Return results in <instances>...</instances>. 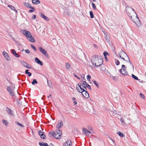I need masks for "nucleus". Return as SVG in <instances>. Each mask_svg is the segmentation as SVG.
Segmentation results:
<instances>
[{"label": "nucleus", "mask_w": 146, "mask_h": 146, "mask_svg": "<svg viewBox=\"0 0 146 146\" xmlns=\"http://www.w3.org/2000/svg\"><path fill=\"white\" fill-rule=\"evenodd\" d=\"M91 62L93 65L99 66L103 64V60L101 56L95 55L93 56Z\"/></svg>", "instance_id": "obj_1"}, {"label": "nucleus", "mask_w": 146, "mask_h": 146, "mask_svg": "<svg viewBox=\"0 0 146 146\" xmlns=\"http://www.w3.org/2000/svg\"><path fill=\"white\" fill-rule=\"evenodd\" d=\"M126 11L129 16L131 17V19L135 22L133 20V15H135L136 13L133 9L131 7H127L126 8Z\"/></svg>", "instance_id": "obj_2"}, {"label": "nucleus", "mask_w": 146, "mask_h": 146, "mask_svg": "<svg viewBox=\"0 0 146 146\" xmlns=\"http://www.w3.org/2000/svg\"><path fill=\"white\" fill-rule=\"evenodd\" d=\"M15 88L14 85L12 83L11 84V85L7 87V90L11 96H14L15 95Z\"/></svg>", "instance_id": "obj_3"}, {"label": "nucleus", "mask_w": 146, "mask_h": 146, "mask_svg": "<svg viewBox=\"0 0 146 146\" xmlns=\"http://www.w3.org/2000/svg\"><path fill=\"white\" fill-rule=\"evenodd\" d=\"M76 88L77 90L79 92L81 93L82 95L85 98H88L89 97L88 92L84 90V89H81V90H80V89L77 86H76Z\"/></svg>", "instance_id": "obj_4"}, {"label": "nucleus", "mask_w": 146, "mask_h": 146, "mask_svg": "<svg viewBox=\"0 0 146 146\" xmlns=\"http://www.w3.org/2000/svg\"><path fill=\"white\" fill-rule=\"evenodd\" d=\"M86 85H87V83L85 81H81L80 83H78L77 86L80 89V90H81V89H83L82 88H86V87L87 86Z\"/></svg>", "instance_id": "obj_5"}, {"label": "nucleus", "mask_w": 146, "mask_h": 146, "mask_svg": "<svg viewBox=\"0 0 146 146\" xmlns=\"http://www.w3.org/2000/svg\"><path fill=\"white\" fill-rule=\"evenodd\" d=\"M62 133L61 131L60 130H56L55 132L54 137L57 139H60L62 135Z\"/></svg>", "instance_id": "obj_6"}, {"label": "nucleus", "mask_w": 146, "mask_h": 146, "mask_svg": "<svg viewBox=\"0 0 146 146\" xmlns=\"http://www.w3.org/2000/svg\"><path fill=\"white\" fill-rule=\"evenodd\" d=\"M28 40L32 42H35V39L33 37L31 34L28 31Z\"/></svg>", "instance_id": "obj_7"}, {"label": "nucleus", "mask_w": 146, "mask_h": 146, "mask_svg": "<svg viewBox=\"0 0 146 146\" xmlns=\"http://www.w3.org/2000/svg\"><path fill=\"white\" fill-rule=\"evenodd\" d=\"M38 49L39 51L41 52L42 54H44L45 56L47 57L48 56V55L47 53L46 50H45L44 49L40 47H38Z\"/></svg>", "instance_id": "obj_8"}, {"label": "nucleus", "mask_w": 146, "mask_h": 146, "mask_svg": "<svg viewBox=\"0 0 146 146\" xmlns=\"http://www.w3.org/2000/svg\"><path fill=\"white\" fill-rule=\"evenodd\" d=\"M121 54L124 55L125 56L126 60H127V61H128L129 62L130 64H131V62L130 61L128 57V56L127 54L123 51H122L121 52Z\"/></svg>", "instance_id": "obj_9"}, {"label": "nucleus", "mask_w": 146, "mask_h": 146, "mask_svg": "<svg viewBox=\"0 0 146 146\" xmlns=\"http://www.w3.org/2000/svg\"><path fill=\"white\" fill-rule=\"evenodd\" d=\"M2 54L6 60L8 61H9L10 60V59L9 57L8 54L6 52H3Z\"/></svg>", "instance_id": "obj_10"}, {"label": "nucleus", "mask_w": 146, "mask_h": 146, "mask_svg": "<svg viewBox=\"0 0 146 146\" xmlns=\"http://www.w3.org/2000/svg\"><path fill=\"white\" fill-rule=\"evenodd\" d=\"M6 111L8 113L10 114L13 116H14V114L13 113V111L11 109L7 107L6 108Z\"/></svg>", "instance_id": "obj_11"}, {"label": "nucleus", "mask_w": 146, "mask_h": 146, "mask_svg": "<svg viewBox=\"0 0 146 146\" xmlns=\"http://www.w3.org/2000/svg\"><path fill=\"white\" fill-rule=\"evenodd\" d=\"M63 126V123L62 121L59 120L58 121V124L56 125V128L57 129L61 128Z\"/></svg>", "instance_id": "obj_12"}, {"label": "nucleus", "mask_w": 146, "mask_h": 146, "mask_svg": "<svg viewBox=\"0 0 146 146\" xmlns=\"http://www.w3.org/2000/svg\"><path fill=\"white\" fill-rule=\"evenodd\" d=\"M83 132L87 135H89V133L91 134L92 133L86 128H83Z\"/></svg>", "instance_id": "obj_13"}, {"label": "nucleus", "mask_w": 146, "mask_h": 146, "mask_svg": "<svg viewBox=\"0 0 146 146\" xmlns=\"http://www.w3.org/2000/svg\"><path fill=\"white\" fill-rule=\"evenodd\" d=\"M72 144V143L71 141L69 140L64 143L63 146H70Z\"/></svg>", "instance_id": "obj_14"}, {"label": "nucleus", "mask_w": 146, "mask_h": 146, "mask_svg": "<svg viewBox=\"0 0 146 146\" xmlns=\"http://www.w3.org/2000/svg\"><path fill=\"white\" fill-rule=\"evenodd\" d=\"M20 32L22 34L24 35L27 38V31L25 29H21L20 30Z\"/></svg>", "instance_id": "obj_15"}, {"label": "nucleus", "mask_w": 146, "mask_h": 146, "mask_svg": "<svg viewBox=\"0 0 146 146\" xmlns=\"http://www.w3.org/2000/svg\"><path fill=\"white\" fill-rule=\"evenodd\" d=\"M122 69H121L119 70V72L124 75H127V73L125 71V68L123 69L122 71Z\"/></svg>", "instance_id": "obj_16"}, {"label": "nucleus", "mask_w": 146, "mask_h": 146, "mask_svg": "<svg viewBox=\"0 0 146 146\" xmlns=\"http://www.w3.org/2000/svg\"><path fill=\"white\" fill-rule=\"evenodd\" d=\"M35 61L38 64H39L41 65H43V62L37 58H36L35 59Z\"/></svg>", "instance_id": "obj_17"}, {"label": "nucleus", "mask_w": 146, "mask_h": 146, "mask_svg": "<svg viewBox=\"0 0 146 146\" xmlns=\"http://www.w3.org/2000/svg\"><path fill=\"white\" fill-rule=\"evenodd\" d=\"M104 34L105 35V39H106V41L109 43L110 42V37L109 35H108L106 33H104Z\"/></svg>", "instance_id": "obj_18"}, {"label": "nucleus", "mask_w": 146, "mask_h": 146, "mask_svg": "<svg viewBox=\"0 0 146 146\" xmlns=\"http://www.w3.org/2000/svg\"><path fill=\"white\" fill-rule=\"evenodd\" d=\"M40 16L43 19H44L45 20L48 21L50 20L49 19L45 16L43 14H41L40 15Z\"/></svg>", "instance_id": "obj_19"}, {"label": "nucleus", "mask_w": 146, "mask_h": 146, "mask_svg": "<svg viewBox=\"0 0 146 146\" xmlns=\"http://www.w3.org/2000/svg\"><path fill=\"white\" fill-rule=\"evenodd\" d=\"M20 62L22 65L26 67H27V63L23 61H20Z\"/></svg>", "instance_id": "obj_20"}, {"label": "nucleus", "mask_w": 146, "mask_h": 146, "mask_svg": "<svg viewBox=\"0 0 146 146\" xmlns=\"http://www.w3.org/2000/svg\"><path fill=\"white\" fill-rule=\"evenodd\" d=\"M2 122L6 126H8L9 124V123L8 121L5 119H3L2 120Z\"/></svg>", "instance_id": "obj_21"}, {"label": "nucleus", "mask_w": 146, "mask_h": 146, "mask_svg": "<svg viewBox=\"0 0 146 146\" xmlns=\"http://www.w3.org/2000/svg\"><path fill=\"white\" fill-rule=\"evenodd\" d=\"M8 6L9 7L11 10H14L15 11L16 13H17V10L15 9V7L13 6L12 5H8Z\"/></svg>", "instance_id": "obj_22"}, {"label": "nucleus", "mask_w": 146, "mask_h": 146, "mask_svg": "<svg viewBox=\"0 0 146 146\" xmlns=\"http://www.w3.org/2000/svg\"><path fill=\"white\" fill-rule=\"evenodd\" d=\"M55 132L53 131H51L48 133V135L50 137L54 136V137Z\"/></svg>", "instance_id": "obj_23"}, {"label": "nucleus", "mask_w": 146, "mask_h": 146, "mask_svg": "<svg viewBox=\"0 0 146 146\" xmlns=\"http://www.w3.org/2000/svg\"><path fill=\"white\" fill-rule=\"evenodd\" d=\"M12 53L16 57H19V55L16 52V51L14 49L12 50Z\"/></svg>", "instance_id": "obj_24"}, {"label": "nucleus", "mask_w": 146, "mask_h": 146, "mask_svg": "<svg viewBox=\"0 0 146 146\" xmlns=\"http://www.w3.org/2000/svg\"><path fill=\"white\" fill-rule=\"evenodd\" d=\"M33 3L35 4H38L40 3V1L39 0H33Z\"/></svg>", "instance_id": "obj_25"}, {"label": "nucleus", "mask_w": 146, "mask_h": 146, "mask_svg": "<svg viewBox=\"0 0 146 146\" xmlns=\"http://www.w3.org/2000/svg\"><path fill=\"white\" fill-rule=\"evenodd\" d=\"M39 144L40 146H48V144L46 143H41L40 142H39Z\"/></svg>", "instance_id": "obj_26"}, {"label": "nucleus", "mask_w": 146, "mask_h": 146, "mask_svg": "<svg viewBox=\"0 0 146 146\" xmlns=\"http://www.w3.org/2000/svg\"><path fill=\"white\" fill-rule=\"evenodd\" d=\"M122 51L120 52V54H119V57L122 59H123V60L125 61H127V60H126L125 56L124 55L121 54V52Z\"/></svg>", "instance_id": "obj_27"}, {"label": "nucleus", "mask_w": 146, "mask_h": 146, "mask_svg": "<svg viewBox=\"0 0 146 146\" xmlns=\"http://www.w3.org/2000/svg\"><path fill=\"white\" fill-rule=\"evenodd\" d=\"M103 54L105 57L106 61H107L108 60V59L106 57V55H108V53L107 52H104L103 53Z\"/></svg>", "instance_id": "obj_28"}, {"label": "nucleus", "mask_w": 146, "mask_h": 146, "mask_svg": "<svg viewBox=\"0 0 146 146\" xmlns=\"http://www.w3.org/2000/svg\"><path fill=\"white\" fill-rule=\"evenodd\" d=\"M71 65L69 62H67L65 64L66 68L67 69H68L70 67Z\"/></svg>", "instance_id": "obj_29"}, {"label": "nucleus", "mask_w": 146, "mask_h": 146, "mask_svg": "<svg viewBox=\"0 0 146 146\" xmlns=\"http://www.w3.org/2000/svg\"><path fill=\"white\" fill-rule=\"evenodd\" d=\"M15 123L16 125H19V126H20L21 127H24V126L22 124H21V123H19L18 121H15Z\"/></svg>", "instance_id": "obj_30"}, {"label": "nucleus", "mask_w": 146, "mask_h": 146, "mask_svg": "<svg viewBox=\"0 0 146 146\" xmlns=\"http://www.w3.org/2000/svg\"><path fill=\"white\" fill-rule=\"evenodd\" d=\"M120 121H121L122 124L124 125V126H126V124L125 123L124 119H123L122 118H121L120 119Z\"/></svg>", "instance_id": "obj_31"}, {"label": "nucleus", "mask_w": 146, "mask_h": 146, "mask_svg": "<svg viewBox=\"0 0 146 146\" xmlns=\"http://www.w3.org/2000/svg\"><path fill=\"white\" fill-rule=\"evenodd\" d=\"M117 134L121 137H123L124 136V135L120 131H118Z\"/></svg>", "instance_id": "obj_32"}, {"label": "nucleus", "mask_w": 146, "mask_h": 146, "mask_svg": "<svg viewBox=\"0 0 146 146\" xmlns=\"http://www.w3.org/2000/svg\"><path fill=\"white\" fill-rule=\"evenodd\" d=\"M92 82L93 83L96 85V86H97V88H99V84L96 81H95V80H94L92 81Z\"/></svg>", "instance_id": "obj_33"}, {"label": "nucleus", "mask_w": 146, "mask_h": 146, "mask_svg": "<svg viewBox=\"0 0 146 146\" xmlns=\"http://www.w3.org/2000/svg\"><path fill=\"white\" fill-rule=\"evenodd\" d=\"M91 3L93 9L94 10H96L97 9V8L95 5V4L93 2H92Z\"/></svg>", "instance_id": "obj_34"}, {"label": "nucleus", "mask_w": 146, "mask_h": 146, "mask_svg": "<svg viewBox=\"0 0 146 146\" xmlns=\"http://www.w3.org/2000/svg\"><path fill=\"white\" fill-rule=\"evenodd\" d=\"M37 83H38L37 81L35 79H33V81L32 82V84L33 85H35V84H36Z\"/></svg>", "instance_id": "obj_35"}, {"label": "nucleus", "mask_w": 146, "mask_h": 146, "mask_svg": "<svg viewBox=\"0 0 146 146\" xmlns=\"http://www.w3.org/2000/svg\"><path fill=\"white\" fill-rule=\"evenodd\" d=\"M115 64L117 65H119L120 64V62L117 59H115Z\"/></svg>", "instance_id": "obj_36"}, {"label": "nucleus", "mask_w": 146, "mask_h": 146, "mask_svg": "<svg viewBox=\"0 0 146 146\" xmlns=\"http://www.w3.org/2000/svg\"><path fill=\"white\" fill-rule=\"evenodd\" d=\"M110 113L112 115H114L116 114H117L116 111L115 110H114V111H111Z\"/></svg>", "instance_id": "obj_37"}, {"label": "nucleus", "mask_w": 146, "mask_h": 146, "mask_svg": "<svg viewBox=\"0 0 146 146\" xmlns=\"http://www.w3.org/2000/svg\"><path fill=\"white\" fill-rule=\"evenodd\" d=\"M132 76L133 78L134 79H135V80H139L138 79V78L136 76H135V75H134V74H132Z\"/></svg>", "instance_id": "obj_38"}, {"label": "nucleus", "mask_w": 146, "mask_h": 146, "mask_svg": "<svg viewBox=\"0 0 146 146\" xmlns=\"http://www.w3.org/2000/svg\"><path fill=\"white\" fill-rule=\"evenodd\" d=\"M90 17L91 18H93L94 17V15L92 11H90Z\"/></svg>", "instance_id": "obj_39"}, {"label": "nucleus", "mask_w": 146, "mask_h": 146, "mask_svg": "<svg viewBox=\"0 0 146 146\" xmlns=\"http://www.w3.org/2000/svg\"><path fill=\"white\" fill-rule=\"evenodd\" d=\"M31 46L32 48H33L35 51H36V47L33 45L31 44Z\"/></svg>", "instance_id": "obj_40"}, {"label": "nucleus", "mask_w": 146, "mask_h": 146, "mask_svg": "<svg viewBox=\"0 0 146 146\" xmlns=\"http://www.w3.org/2000/svg\"><path fill=\"white\" fill-rule=\"evenodd\" d=\"M112 78L115 80H116L117 79V77L116 76H111Z\"/></svg>", "instance_id": "obj_41"}, {"label": "nucleus", "mask_w": 146, "mask_h": 146, "mask_svg": "<svg viewBox=\"0 0 146 146\" xmlns=\"http://www.w3.org/2000/svg\"><path fill=\"white\" fill-rule=\"evenodd\" d=\"M38 134L39 135L41 136V135L43 134V133L41 131H40L38 132Z\"/></svg>", "instance_id": "obj_42"}, {"label": "nucleus", "mask_w": 146, "mask_h": 146, "mask_svg": "<svg viewBox=\"0 0 146 146\" xmlns=\"http://www.w3.org/2000/svg\"><path fill=\"white\" fill-rule=\"evenodd\" d=\"M140 96H141V97L143 99H145V96L142 94L141 93H140Z\"/></svg>", "instance_id": "obj_43"}, {"label": "nucleus", "mask_w": 146, "mask_h": 146, "mask_svg": "<svg viewBox=\"0 0 146 146\" xmlns=\"http://www.w3.org/2000/svg\"><path fill=\"white\" fill-rule=\"evenodd\" d=\"M46 136L45 135L43 134L40 136V137L43 139H44L45 138Z\"/></svg>", "instance_id": "obj_44"}, {"label": "nucleus", "mask_w": 146, "mask_h": 146, "mask_svg": "<svg viewBox=\"0 0 146 146\" xmlns=\"http://www.w3.org/2000/svg\"><path fill=\"white\" fill-rule=\"evenodd\" d=\"M90 78H91V76L90 75H88L87 76V79L88 80H90Z\"/></svg>", "instance_id": "obj_45"}, {"label": "nucleus", "mask_w": 146, "mask_h": 146, "mask_svg": "<svg viewBox=\"0 0 146 146\" xmlns=\"http://www.w3.org/2000/svg\"><path fill=\"white\" fill-rule=\"evenodd\" d=\"M36 18V16L35 15H33L31 18L32 20H34Z\"/></svg>", "instance_id": "obj_46"}, {"label": "nucleus", "mask_w": 146, "mask_h": 146, "mask_svg": "<svg viewBox=\"0 0 146 146\" xmlns=\"http://www.w3.org/2000/svg\"><path fill=\"white\" fill-rule=\"evenodd\" d=\"M86 86H87L86 87L87 88H88V89H91V87L90 86V85L89 84H88L87 83V85H86Z\"/></svg>", "instance_id": "obj_47"}, {"label": "nucleus", "mask_w": 146, "mask_h": 146, "mask_svg": "<svg viewBox=\"0 0 146 146\" xmlns=\"http://www.w3.org/2000/svg\"><path fill=\"white\" fill-rule=\"evenodd\" d=\"M74 76L76 78H78V79L80 80V78H79L76 74H73Z\"/></svg>", "instance_id": "obj_48"}, {"label": "nucleus", "mask_w": 146, "mask_h": 146, "mask_svg": "<svg viewBox=\"0 0 146 146\" xmlns=\"http://www.w3.org/2000/svg\"><path fill=\"white\" fill-rule=\"evenodd\" d=\"M31 75V73L28 72V76H30Z\"/></svg>", "instance_id": "obj_49"}, {"label": "nucleus", "mask_w": 146, "mask_h": 146, "mask_svg": "<svg viewBox=\"0 0 146 146\" xmlns=\"http://www.w3.org/2000/svg\"><path fill=\"white\" fill-rule=\"evenodd\" d=\"M29 8L33 9V10H34L35 9L34 7L31 6V5H30V7H29Z\"/></svg>", "instance_id": "obj_50"}, {"label": "nucleus", "mask_w": 146, "mask_h": 146, "mask_svg": "<svg viewBox=\"0 0 146 146\" xmlns=\"http://www.w3.org/2000/svg\"><path fill=\"white\" fill-rule=\"evenodd\" d=\"M74 104V105H76L77 104V102L76 101H74L73 102Z\"/></svg>", "instance_id": "obj_51"}, {"label": "nucleus", "mask_w": 146, "mask_h": 146, "mask_svg": "<svg viewBox=\"0 0 146 146\" xmlns=\"http://www.w3.org/2000/svg\"><path fill=\"white\" fill-rule=\"evenodd\" d=\"M34 11V10H29V12L30 13H31Z\"/></svg>", "instance_id": "obj_52"}, {"label": "nucleus", "mask_w": 146, "mask_h": 146, "mask_svg": "<svg viewBox=\"0 0 146 146\" xmlns=\"http://www.w3.org/2000/svg\"><path fill=\"white\" fill-rule=\"evenodd\" d=\"M122 67L123 68V69H124V68L125 69V65H122Z\"/></svg>", "instance_id": "obj_53"}, {"label": "nucleus", "mask_w": 146, "mask_h": 146, "mask_svg": "<svg viewBox=\"0 0 146 146\" xmlns=\"http://www.w3.org/2000/svg\"><path fill=\"white\" fill-rule=\"evenodd\" d=\"M72 100L73 101H75V100H76V98L74 97H73L72 98Z\"/></svg>", "instance_id": "obj_54"}, {"label": "nucleus", "mask_w": 146, "mask_h": 146, "mask_svg": "<svg viewBox=\"0 0 146 146\" xmlns=\"http://www.w3.org/2000/svg\"><path fill=\"white\" fill-rule=\"evenodd\" d=\"M24 5L26 6H27V3H24Z\"/></svg>", "instance_id": "obj_55"}, {"label": "nucleus", "mask_w": 146, "mask_h": 146, "mask_svg": "<svg viewBox=\"0 0 146 146\" xmlns=\"http://www.w3.org/2000/svg\"><path fill=\"white\" fill-rule=\"evenodd\" d=\"M88 128L90 130H92V128L91 127H89Z\"/></svg>", "instance_id": "obj_56"}, {"label": "nucleus", "mask_w": 146, "mask_h": 146, "mask_svg": "<svg viewBox=\"0 0 146 146\" xmlns=\"http://www.w3.org/2000/svg\"><path fill=\"white\" fill-rule=\"evenodd\" d=\"M3 3V2L1 0H0V4H1Z\"/></svg>", "instance_id": "obj_57"}, {"label": "nucleus", "mask_w": 146, "mask_h": 146, "mask_svg": "<svg viewBox=\"0 0 146 146\" xmlns=\"http://www.w3.org/2000/svg\"><path fill=\"white\" fill-rule=\"evenodd\" d=\"M31 68V66L28 64V68Z\"/></svg>", "instance_id": "obj_58"}, {"label": "nucleus", "mask_w": 146, "mask_h": 146, "mask_svg": "<svg viewBox=\"0 0 146 146\" xmlns=\"http://www.w3.org/2000/svg\"><path fill=\"white\" fill-rule=\"evenodd\" d=\"M136 17L137 19L138 20V21H139V19L138 17L137 16H136Z\"/></svg>", "instance_id": "obj_59"}, {"label": "nucleus", "mask_w": 146, "mask_h": 146, "mask_svg": "<svg viewBox=\"0 0 146 146\" xmlns=\"http://www.w3.org/2000/svg\"><path fill=\"white\" fill-rule=\"evenodd\" d=\"M25 73L26 74H27V70H26Z\"/></svg>", "instance_id": "obj_60"}, {"label": "nucleus", "mask_w": 146, "mask_h": 146, "mask_svg": "<svg viewBox=\"0 0 146 146\" xmlns=\"http://www.w3.org/2000/svg\"><path fill=\"white\" fill-rule=\"evenodd\" d=\"M51 96V95L50 94L49 96H48V98H49V97H50Z\"/></svg>", "instance_id": "obj_61"}, {"label": "nucleus", "mask_w": 146, "mask_h": 146, "mask_svg": "<svg viewBox=\"0 0 146 146\" xmlns=\"http://www.w3.org/2000/svg\"><path fill=\"white\" fill-rule=\"evenodd\" d=\"M86 88H83V89H84V90H87V89H86Z\"/></svg>", "instance_id": "obj_62"}, {"label": "nucleus", "mask_w": 146, "mask_h": 146, "mask_svg": "<svg viewBox=\"0 0 146 146\" xmlns=\"http://www.w3.org/2000/svg\"><path fill=\"white\" fill-rule=\"evenodd\" d=\"M25 52H26L27 53V49L25 50Z\"/></svg>", "instance_id": "obj_63"}, {"label": "nucleus", "mask_w": 146, "mask_h": 146, "mask_svg": "<svg viewBox=\"0 0 146 146\" xmlns=\"http://www.w3.org/2000/svg\"><path fill=\"white\" fill-rule=\"evenodd\" d=\"M30 5H31L30 4H28V7L29 8V7H30Z\"/></svg>", "instance_id": "obj_64"}]
</instances>
